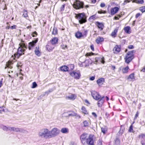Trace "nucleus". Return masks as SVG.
I'll return each mask as SVG.
<instances>
[{"label":"nucleus","mask_w":145,"mask_h":145,"mask_svg":"<svg viewBox=\"0 0 145 145\" xmlns=\"http://www.w3.org/2000/svg\"><path fill=\"white\" fill-rule=\"evenodd\" d=\"M93 136L90 135L88 137V135L86 133H84L81 136V140L82 143L84 144L86 141V143L89 145H94V142L93 140Z\"/></svg>","instance_id":"1"},{"label":"nucleus","mask_w":145,"mask_h":145,"mask_svg":"<svg viewBox=\"0 0 145 145\" xmlns=\"http://www.w3.org/2000/svg\"><path fill=\"white\" fill-rule=\"evenodd\" d=\"M27 46L23 42H22L21 43L19 44V47L18 50V52L16 54H15L14 56L15 57L18 58L20 56L24 54V52L25 50V48H27Z\"/></svg>","instance_id":"2"},{"label":"nucleus","mask_w":145,"mask_h":145,"mask_svg":"<svg viewBox=\"0 0 145 145\" xmlns=\"http://www.w3.org/2000/svg\"><path fill=\"white\" fill-rule=\"evenodd\" d=\"M50 132L49 130L46 128H44L40 131L38 135L40 137L47 139L50 138Z\"/></svg>","instance_id":"3"},{"label":"nucleus","mask_w":145,"mask_h":145,"mask_svg":"<svg viewBox=\"0 0 145 145\" xmlns=\"http://www.w3.org/2000/svg\"><path fill=\"white\" fill-rule=\"evenodd\" d=\"M134 52V50H132L128 52L127 54L124 59L126 63H129L134 58V56L133 53Z\"/></svg>","instance_id":"4"},{"label":"nucleus","mask_w":145,"mask_h":145,"mask_svg":"<svg viewBox=\"0 0 145 145\" xmlns=\"http://www.w3.org/2000/svg\"><path fill=\"white\" fill-rule=\"evenodd\" d=\"M76 18L81 24L85 23L86 21V17L84 13H79L76 16Z\"/></svg>","instance_id":"5"},{"label":"nucleus","mask_w":145,"mask_h":145,"mask_svg":"<svg viewBox=\"0 0 145 145\" xmlns=\"http://www.w3.org/2000/svg\"><path fill=\"white\" fill-rule=\"evenodd\" d=\"M84 5L83 2L79 0H75L73 4V6L76 9H80L83 8Z\"/></svg>","instance_id":"6"},{"label":"nucleus","mask_w":145,"mask_h":145,"mask_svg":"<svg viewBox=\"0 0 145 145\" xmlns=\"http://www.w3.org/2000/svg\"><path fill=\"white\" fill-rule=\"evenodd\" d=\"M50 132V138L57 135L60 133V130L57 128H53Z\"/></svg>","instance_id":"7"},{"label":"nucleus","mask_w":145,"mask_h":145,"mask_svg":"<svg viewBox=\"0 0 145 145\" xmlns=\"http://www.w3.org/2000/svg\"><path fill=\"white\" fill-rule=\"evenodd\" d=\"M69 74L72 77L76 79H79L81 76V74L80 72H77L75 71L70 72Z\"/></svg>","instance_id":"8"},{"label":"nucleus","mask_w":145,"mask_h":145,"mask_svg":"<svg viewBox=\"0 0 145 145\" xmlns=\"http://www.w3.org/2000/svg\"><path fill=\"white\" fill-rule=\"evenodd\" d=\"M91 95L93 99L96 100H99L101 97L100 95L95 91H91Z\"/></svg>","instance_id":"9"},{"label":"nucleus","mask_w":145,"mask_h":145,"mask_svg":"<svg viewBox=\"0 0 145 145\" xmlns=\"http://www.w3.org/2000/svg\"><path fill=\"white\" fill-rule=\"evenodd\" d=\"M121 49V46L119 45H116L113 49V52L115 54H118L120 52Z\"/></svg>","instance_id":"10"},{"label":"nucleus","mask_w":145,"mask_h":145,"mask_svg":"<svg viewBox=\"0 0 145 145\" xmlns=\"http://www.w3.org/2000/svg\"><path fill=\"white\" fill-rule=\"evenodd\" d=\"M54 45H53L51 43H49L46 46V48L49 52L52 51L54 48Z\"/></svg>","instance_id":"11"},{"label":"nucleus","mask_w":145,"mask_h":145,"mask_svg":"<svg viewBox=\"0 0 145 145\" xmlns=\"http://www.w3.org/2000/svg\"><path fill=\"white\" fill-rule=\"evenodd\" d=\"M38 39H36L35 40H33L32 42H30L29 43L28 48L29 50H31V48L34 46L35 44L38 41Z\"/></svg>","instance_id":"12"},{"label":"nucleus","mask_w":145,"mask_h":145,"mask_svg":"<svg viewBox=\"0 0 145 145\" xmlns=\"http://www.w3.org/2000/svg\"><path fill=\"white\" fill-rule=\"evenodd\" d=\"M119 9V8L117 7L111 8L110 11L111 14L112 15L118 12Z\"/></svg>","instance_id":"13"},{"label":"nucleus","mask_w":145,"mask_h":145,"mask_svg":"<svg viewBox=\"0 0 145 145\" xmlns=\"http://www.w3.org/2000/svg\"><path fill=\"white\" fill-rule=\"evenodd\" d=\"M92 61L90 59H88L86 60L84 62H83V64H85L84 65L85 67H86L89 66V64L92 63Z\"/></svg>","instance_id":"14"},{"label":"nucleus","mask_w":145,"mask_h":145,"mask_svg":"<svg viewBox=\"0 0 145 145\" xmlns=\"http://www.w3.org/2000/svg\"><path fill=\"white\" fill-rule=\"evenodd\" d=\"M12 63L10 61H9L7 62L6 65V66L5 67V69H6L7 68H8V69H12L13 67L12 66Z\"/></svg>","instance_id":"15"},{"label":"nucleus","mask_w":145,"mask_h":145,"mask_svg":"<svg viewBox=\"0 0 145 145\" xmlns=\"http://www.w3.org/2000/svg\"><path fill=\"white\" fill-rule=\"evenodd\" d=\"M95 24L101 30H102L103 29L104 26L102 23L97 22H96Z\"/></svg>","instance_id":"16"},{"label":"nucleus","mask_w":145,"mask_h":145,"mask_svg":"<svg viewBox=\"0 0 145 145\" xmlns=\"http://www.w3.org/2000/svg\"><path fill=\"white\" fill-rule=\"evenodd\" d=\"M76 97V95L74 94H71L66 97L67 99L70 100H74Z\"/></svg>","instance_id":"17"},{"label":"nucleus","mask_w":145,"mask_h":145,"mask_svg":"<svg viewBox=\"0 0 145 145\" xmlns=\"http://www.w3.org/2000/svg\"><path fill=\"white\" fill-rule=\"evenodd\" d=\"M58 39L57 37H55L53 38L50 40L51 43L54 45L55 44H56L58 41Z\"/></svg>","instance_id":"18"},{"label":"nucleus","mask_w":145,"mask_h":145,"mask_svg":"<svg viewBox=\"0 0 145 145\" xmlns=\"http://www.w3.org/2000/svg\"><path fill=\"white\" fill-rule=\"evenodd\" d=\"M39 46L36 47L34 51L35 54L38 56H40L41 54L39 50Z\"/></svg>","instance_id":"19"},{"label":"nucleus","mask_w":145,"mask_h":145,"mask_svg":"<svg viewBox=\"0 0 145 145\" xmlns=\"http://www.w3.org/2000/svg\"><path fill=\"white\" fill-rule=\"evenodd\" d=\"M105 81V79L103 78H101L98 79L97 81V84L99 86L102 84Z\"/></svg>","instance_id":"20"},{"label":"nucleus","mask_w":145,"mask_h":145,"mask_svg":"<svg viewBox=\"0 0 145 145\" xmlns=\"http://www.w3.org/2000/svg\"><path fill=\"white\" fill-rule=\"evenodd\" d=\"M61 71L66 72L68 71L69 68L66 66L64 65L60 67Z\"/></svg>","instance_id":"21"},{"label":"nucleus","mask_w":145,"mask_h":145,"mask_svg":"<svg viewBox=\"0 0 145 145\" xmlns=\"http://www.w3.org/2000/svg\"><path fill=\"white\" fill-rule=\"evenodd\" d=\"M104 39L101 37H98L96 40V42L99 44L101 42L104 41Z\"/></svg>","instance_id":"22"},{"label":"nucleus","mask_w":145,"mask_h":145,"mask_svg":"<svg viewBox=\"0 0 145 145\" xmlns=\"http://www.w3.org/2000/svg\"><path fill=\"white\" fill-rule=\"evenodd\" d=\"M118 29H116L112 32L111 35V36L114 38L116 37V33L118 32Z\"/></svg>","instance_id":"23"},{"label":"nucleus","mask_w":145,"mask_h":145,"mask_svg":"<svg viewBox=\"0 0 145 145\" xmlns=\"http://www.w3.org/2000/svg\"><path fill=\"white\" fill-rule=\"evenodd\" d=\"M97 17L96 15H94L91 16L89 19V20L90 21H92L93 20L97 19Z\"/></svg>","instance_id":"24"},{"label":"nucleus","mask_w":145,"mask_h":145,"mask_svg":"<svg viewBox=\"0 0 145 145\" xmlns=\"http://www.w3.org/2000/svg\"><path fill=\"white\" fill-rule=\"evenodd\" d=\"M104 102V100H102L100 99L97 102V105L99 107H101L102 106Z\"/></svg>","instance_id":"25"},{"label":"nucleus","mask_w":145,"mask_h":145,"mask_svg":"<svg viewBox=\"0 0 145 145\" xmlns=\"http://www.w3.org/2000/svg\"><path fill=\"white\" fill-rule=\"evenodd\" d=\"M124 30L125 32L129 34L131 32L130 31V27L129 26H127L124 27Z\"/></svg>","instance_id":"26"},{"label":"nucleus","mask_w":145,"mask_h":145,"mask_svg":"<svg viewBox=\"0 0 145 145\" xmlns=\"http://www.w3.org/2000/svg\"><path fill=\"white\" fill-rule=\"evenodd\" d=\"M133 2L138 4H142L144 3V1L143 0H134L133 1Z\"/></svg>","instance_id":"27"},{"label":"nucleus","mask_w":145,"mask_h":145,"mask_svg":"<svg viewBox=\"0 0 145 145\" xmlns=\"http://www.w3.org/2000/svg\"><path fill=\"white\" fill-rule=\"evenodd\" d=\"M75 36L77 38L79 39L82 36V34L80 32H78L76 33Z\"/></svg>","instance_id":"28"},{"label":"nucleus","mask_w":145,"mask_h":145,"mask_svg":"<svg viewBox=\"0 0 145 145\" xmlns=\"http://www.w3.org/2000/svg\"><path fill=\"white\" fill-rule=\"evenodd\" d=\"M135 74L134 73H132L128 77V79H131V80L135 79Z\"/></svg>","instance_id":"29"},{"label":"nucleus","mask_w":145,"mask_h":145,"mask_svg":"<svg viewBox=\"0 0 145 145\" xmlns=\"http://www.w3.org/2000/svg\"><path fill=\"white\" fill-rule=\"evenodd\" d=\"M25 131L24 130L22 129H20L18 128H16L15 130V131L16 132H23L24 131Z\"/></svg>","instance_id":"30"},{"label":"nucleus","mask_w":145,"mask_h":145,"mask_svg":"<svg viewBox=\"0 0 145 145\" xmlns=\"http://www.w3.org/2000/svg\"><path fill=\"white\" fill-rule=\"evenodd\" d=\"M129 69V67L128 66L123 68L122 70L123 73H127L128 72V70Z\"/></svg>","instance_id":"31"},{"label":"nucleus","mask_w":145,"mask_h":145,"mask_svg":"<svg viewBox=\"0 0 145 145\" xmlns=\"http://www.w3.org/2000/svg\"><path fill=\"white\" fill-rule=\"evenodd\" d=\"M128 131L130 133H134L135 131L133 129V125L132 124H131L130 126Z\"/></svg>","instance_id":"32"},{"label":"nucleus","mask_w":145,"mask_h":145,"mask_svg":"<svg viewBox=\"0 0 145 145\" xmlns=\"http://www.w3.org/2000/svg\"><path fill=\"white\" fill-rule=\"evenodd\" d=\"M68 131V129H67L66 128H62L61 130V131L62 133H67Z\"/></svg>","instance_id":"33"},{"label":"nucleus","mask_w":145,"mask_h":145,"mask_svg":"<svg viewBox=\"0 0 145 145\" xmlns=\"http://www.w3.org/2000/svg\"><path fill=\"white\" fill-rule=\"evenodd\" d=\"M23 16L24 18H26L28 16L27 12L26 10H24V14Z\"/></svg>","instance_id":"34"},{"label":"nucleus","mask_w":145,"mask_h":145,"mask_svg":"<svg viewBox=\"0 0 145 145\" xmlns=\"http://www.w3.org/2000/svg\"><path fill=\"white\" fill-rule=\"evenodd\" d=\"M71 112L70 111H69V117L70 116H76V114L75 113L73 112H72L71 113H70Z\"/></svg>","instance_id":"35"},{"label":"nucleus","mask_w":145,"mask_h":145,"mask_svg":"<svg viewBox=\"0 0 145 145\" xmlns=\"http://www.w3.org/2000/svg\"><path fill=\"white\" fill-rule=\"evenodd\" d=\"M139 10L142 13L145 12V6L140 7Z\"/></svg>","instance_id":"36"},{"label":"nucleus","mask_w":145,"mask_h":145,"mask_svg":"<svg viewBox=\"0 0 145 145\" xmlns=\"http://www.w3.org/2000/svg\"><path fill=\"white\" fill-rule=\"evenodd\" d=\"M57 30L56 28L55 27L54 28L52 32V34L53 35H55L57 34Z\"/></svg>","instance_id":"37"},{"label":"nucleus","mask_w":145,"mask_h":145,"mask_svg":"<svg viewBox=\"0 0 145 145\" xmlns=\"http://www.w3.org/2000/svg\"><path fill=\"white\" fill-rule=\"evenodd\" d=\"M1 128L3 130L5 131H7L9 130V127H7L6 126L3 125H2L1 126Z\"/></svg>","instance_id":"38"},{"label":"nucleus","mask_w":145,"mask_h":145,"mask_svg":"<svg viewBox=\"0 0 145 145\" xmlns=\"http://www.w3.org/2000/svg\"><path fill=\"white\" fill-rule=\"evenodd\" d=\"M69 111L64 112L62 116L63 117H69Z\"/></svg>","instance_id":"39"},{"label":"nucleus","mask_w":145,"mask_h":145,"mask_svg":"<svg viewBox=\"0 0 145 145\" xmlns=\"http://www.w3.org/2000/svg\"><path fill=\"white\" fill-rule=\"evenodd\" d=\"M120 140L118 138H116L115 141V144L116 145H120Z\"/></svg>","instance_id":"40"},{"label":"nucleus","mask_w":145,"mask_h":145,"mask_svg":"<svg viewBox=\"0 0 145 145\" xmlns=\"http://www.w3.org/2000/svg\"><path fill=\"white\" fill-rule=\"evenodd\" d=\"M37 85L36 83L34 82L33 83L32 86V88H34L37 87Z\"/></svg>","instance_id":"41"},{"label":"nucleus","mask_w":145,"mask_h":145,"mask_svg":"<svg viewBox=\"0 0 145 145\" xmlns=\"http://www.w3.org/2000/svg\"><path fill=\"white\" fill-rule=\"evenodd\" d=\"M83 123L84 127H87L89 125V123L86 120H85L83 122Z\"/></svg>","instance_id":"42"},{"label":"nucleus","mask_w":145,"mask_h":145,"mask_svg":"<svg viewBox=\"0 0 145 145\" xmlns=\"http://www.w3.org/2000/svg\"><path fill=\"white\" fill-rule=\"evenodd\" d=\"M94 54L92 52L90 53H87L85 55L86 56H90L94 55Z\"/></svg>","instance_id":"43"},{"label":"nucleus","mask_w":145,"mask_h":145,"mask_svg":"<svg viewBox=\"0 0 145 145\" xmlns=\"http://www.w3.org/2000/svg\"><path fill=\"white\" fill-rule=\"evenodd\" d=\"M82 110L83 113H84L85 114H86L87 111L85 107H84V106L82 107Z\"/></svg>","instance_id":"44"},{"label":"nucleus","mask_w":145,"mask_h":145,"mask_svg":"<svg viewBox=\"0 0 145 145\" xmlns=\"http://www.w3.org/2000/svg\"><path fill=\"white\" fill-rule=\"evenodd\" d=\"M99 60V59L98 58L96 57L95 59V61H93V63L95 64H97V62Z\"/></svg>","instance_id":"45"},{"label":"nucleus","mask_w":145,"mask_h":145,"mask_svg":"<svg viewBox=\"0 0 145 145\" xmlns=\"http://www.w3.org/2000/svg\"><path fill=\"white\" fill-rule=\"evenodd\" d=\"M15 128L14 127H9V130L15 131Z\"/></svg>","instance_id":"46"},{"label":"nucleus","mask_w":145,"mask_h":145,"mask_svg":"<svg viewBox=\"0 0 145 145\" xmlns=\"http://www.w3.org/2000/svg\"><path fill=\"white\" fill-rule=\"evenodd\" d=\"M65 5L64 4L62 5V6L61 7L60 10L61 11H63V10H64Z\"/></svg>","instance_id":"47"},{"label":"nucleus","mask_w":145,"mask_h":145,"mask_svg":"<svg viewBox=\"0 0 145 145\" xmlns=\"http://www.w3.org/2000/svg\"><path fill=\"white\" fill-rule=\"evenodd\" d=\"M37 35V33L36 31L34 32L32 34L33 37H36V35Z\"/></svg>","instance_id":"48"},{"label":"nucleus","mask_w":145,"mask_h":145,"mask_svg":"<svg viewBox=\"0 0 145 145\" xmlns=\"http://www.w3.org/2000/svg\"><path fill=\"white\" fill-rule=\"evenodd\" d=\"M102 132L104 133L105 134V133L106 130L105 129L103 128H101Z\"/></svg>","instance_id":"49"},{"label":"nucleus","mask_w":145,"mask_h":145,"mask_svg":"<svg viewBox=\"0 0 145 145\" xmlns=\"http://www.w3.org/2000/svg\"><path fill=\"white\" fill-rule=\"evenodd\" d=\"M61 47L62 49H65V48H67V46L66 45H62Z\"/></svg>","instance_id":"50"},{"label":"nucleus","mask_w":145,"mask_h":145,"mask_svg":"<svg viewBox=\"0 0 145 145\" xmlns=\"http://www.w3.org/2000/svg\"><path fill=\"white\" fill-rule=\"evenodd\" d=\"M128 48L129 49H132L134 48V47L133 45H130L128 46Z\"/></svg>","instance_id":"51"},{"label":"nucleus","mask_w":145,"mask_h":145,"mask_svg":"<svg viewBox=\"0 0 145 145\" xmlns=\"http://www.w3.org/2000/svg\"><path fill=\"white\" fill-rule=\"evenodd\" d=\"M2 111L4 112V110L3 109V107H0V113H1Z\"/></svg>","instance_id":"52"},{"label":"nucleus","mask_w":145,"mask_h":145,"mask_svg":"<svg viewBox=\"0 0 145 145\" xmlns=\"http://www.w3.org/2000/svg\"><path fill=\"white\" fill-rule=\"evenodd\" d=\"M105 6V4L104 3H101L100 4V6L101 7H104Z\"/></svg>","instance_id":"53"},{"label":"nucleus","mask_w":145,"mask_h":145,"mask_svg":"<svg viewBox=\"0 0 145 145\" xmlns=\"http://www.w3.org/2000/svg\"><path fill=\"white\" fill-rule=\"evenodd\" d=\"M101 63H102L103 64H104V63L105 61L104 58V57H103L101 59Z\"/></svg>","instance_id":"54"},{"label":"nucleus","mask_w":145,"mask_h":145,"mask_svg":"<svg viewBox=\"0 0 145 145\" xmlns=\"http://www.w3.org/2000/svg\"><path fill=\"white\" fill-rule=\"evenodd\" d=\"M98 13L99 14L105 13H106V11H104V12H103V11L102 10H100V11H98Z\"/></svg>","instance_id":"55"},{"label":"nucleus","mask_w":145,"mask_h":145,"mask_svg":"<svg viewBox=\"0 0 145 145\" xmlns=\"http://www.w3.org/2000/svg\"><path fill=\"white\" fill-rule=\"evenodd\" d=\"M140 15V13H137L135 16V17L136 18H137Z\"/></svg>","instance_id":"56"},{"label":"nucleus","mask_w":145,"mask_h":145,"mask_svg":"<svg viewBox=\"0 0 145 145\" xmlns=\"http://www.w3.org/2000/svg\"><path fill=\"white\" fill-rule=\"evenodd\" d=\"M70 66L71 70H72L74 69V66L73 65L71 64L70 65Z\"/></svg>","instance_id":"57"},{"label":"nucleus","mask_w":145,"mask_h":145,"mask_svg":"<svg viewBox=\"0 0 145 145\" xmlns=\"http://www.w3.org/2000/svg\"><path fill=\"white\" fill-rule=\"evenodd\" d=\"M69 145H77V144L74 142H72L70 143Z\"/></svg>","instance_id":"58"},{"label":"nucleus","mask_w":145,"mask_h":145,"mask_svg":"<svg viewBox=\"0 0 145 145\" xmlns=\"http://www.w3.org/2000/svg\"><path fill=\"white\" fill-rule=\"evenodd\" d=\"M16 25H14L13 26H11V27H10V28L11 29H15L16 28Z\"/></svg>","instance_id":"59"},{"label":"nucleus","mask_w":145,"mask_h":145,"mask_svg":"<svg viewBox=\"0 0 145 145\" xmlns=\"http://www.w3.org/2000/svg\"><path fill=\"white\" fill-rule=\"evenodd\" d=\"M90 48H91V49L93 51H94V46H93V45H91L90 46Z\"/></svg>","instance_id":"60"},{"label":"nucleus","mask_w":145,"mask_h":145,"mask_svg":"<svg viewBox=\"0 0 145 145\" xmlns=\"http://www.w3.org/2000/svg\"><path fill=\"white\" fill-rule=\"evenodd\" d=\"M130 2V1L128 0H126L124 2V4H125L127 3H129Z\"/></svg>","instance_id":"61"},{"label":"nucleus","mask_w":145,"mask_h":145,"mask_svg":"<svg viewBox=\"0 0 145 145\" xmlns=\"http://www.w3.org/2000/svg\"><path fill=\"white\" fill-rule=\"evenodd\" d=\"M95 77L94 76H92L90 78V80H93L95 79Z\"/></svg>","instance_id":"62"},{"label":"nucleus","mask_w":145,"mask_h":145,"mask_svg":"<svg viewBox=\"0 0 145 145\" xmlns=\"http://www.w3.org/2000/svg\"><path fill=\"white\" fill-rule=\"evenodd\" d=\"M97 145H102V143L101 141H99Z\"/></svg>","instance_id":"63"},{"label":"nucleus","mask_w":145,"mask_h":145,"mask_svg":"<svg viewBox=\"0 0 145 145\" xmlns=\"http://www.w3.org/2000/svg\"><path fill=\"white\" fill-rule=\"evenodd\" d=\"M141 143L142 145H145V142H144L142 140L141 141Z\"/></svg>","instance_id":"64"}]
</instances>
